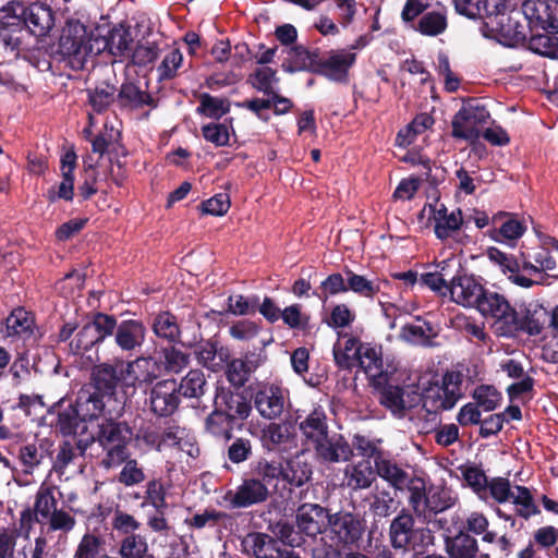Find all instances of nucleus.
I'll return each mask as SVG.
<instances>
[{"instance_id":"nucleus-1","label":"nucleus","mask_w":558,"mask_h":558,"mask_svg":"<svg viewBox=\"0 0 558 558\" xmlns=\"http://www.w3.org/2000/svg\"><path fill=\"white\" fill-rule=\"evenodd\" d=\"M100 36L78 19L69 17L60 31L53 58L73 71H82L88 59L101 52Z\"/></svg>"},{"instance_id":"nucleus-2","label":"nucleus","mask_w":558,"mask_h":558,"mask_svg":"<svg viewBox=\"0 0 558 558\" xmlns=\"http://www.w3.org/2000/svg\"><path fill=\"white\" fill-rule=\"evenodd\" d=\"M153 362V371L147 372L141 381L153 383L161 374H179L190 364V354L183 352L177 344H168L155 351V355L140 356L129 361L125 365V373L131 374L134 366L141 367L142 363Z\"/></svg>"},{"instance_id":"nucleus-3","label":"nucleus","mask_w":558,"mask_h":558,"mask_svg":"<svg viewBox=\"0 0 558 558\" xmlns=\"http://www.w3.org/2000/svg\"><path fill=\"white\" fill-rule=\"evenodd\" d=\"M489 119L490 113L486 106L477 98H469L452 118L451 135L474 144L481 137V128Z\"/></svg>"},{"instance_id":"nucleus-4","label":"nucleus","mask_w":558,"mask_h":558,"mask_svg":"<svg viewBox=\"0 0 558 558\" xmlns=\"http://www.w3.org/2000/svg\"><path fill=\"white\" fill-rule=\"evenodd\" d=\"M132 427L124 421L106 420L98 426L97 441L107 450L108 464H121L130 457L128 445L133 438Z\"/></svg>"},{"instance_id":"nucleus-5","label":"nucleus","mask_w":558,"mask_h":558,"mask_svg":"<svg viewBox=\"0 0 558 558\" xmlns=\"http://www.w3.org/2000/svg\"><path fill=\"white\" fill-rule=\"evenodd\" d=\"M108 317L109 338H113L117 348L129 356L140 352L147 335L144 322L134 318L118 322L112 314H108Z\"/></svg>"},{"instance_id":"nucleus-6","label":"nucleus","mask_w":558,"mask_h":558,"mask_svg":"<svg viewBox=\"0 0 558 558\" xmlns=\"http://www.w3.org/2000/svg\"><path fill=\"white\" fill-rule=\"evenodd\" d=\"M107 313H92L89 319L77 330L70 341V351L75 355H84L92 350H98L99 347L109 339Z\"/></svg>"},{"instance_id":"nucleus-7","label":"nucleus","mask_w":558,"mask_h":558,"mask_svg":"<svg viewBox=\"0 0 558 558\" xmlns=\"http://www.w3.org/2000/svg\"><path fill=\"white\" fill-rule=\"evenodd\" d=\"M22 2L9 1L0 8V45L10 51L19 50L22 45V32L25 29Z\"/></svg>"},{"instance_id":"nucleus-8","label":"nucleus","mask_w":558,"mask_h":558,"mask_svg":"<svg viewBox=\"0 0 558 558\" xmlns=\"http://www.w3.org/2000/svg\"><path fill=\"white\" fill-rule=\"evenodd\" d=\"M253 395L245 389L217 386L214 405L234 421H245L252 413Z\"/></svg>"},{"instance_id":"nucleus-9","label":"nucleus","mask_w":558,"mask_h":558,"mask_svg":"<svg viewBox=\"0 0 558 558\" xmlns=\"http://www.w3.org/2000/svg\"><path fill=\"white\" fill-rule=\"evenodd\" d=\"M310 450L313 451L316 461L322 464L349 462L353 458V448L350 442L337 432H330Z\"/></svg>"},{"instance_id":"nucleus-10","label":"nucleus","mask_w":558,"mask_h":558,"mask_svg":"<svg viewBox=\"0 0 558 558\" xmlns=\"http://www.w3.org/2000/svg\"><path fill=\"white\" fill-rule=\"evenodd\" d=\"M356 53L344 49L330 50L327 57L319 56L316 69L317 75H322L327 80L347 84L349 82V71L356 62Z\"/></svg>"},{"instance_id":"nucleus-11","label":"nucleus","mask_w":558,"mask_h":558,"mask_svg":"<svg viewBox=\"0 0 558 558\" xmlns=\"http://www.w3.org/2000/svg\"><path fill=\"white\" fill-rule=\"evenodd\" d=\"M150 327L155 337L168 344H180L185 349H192L197 343L196 333L187 340L182 338L181 325L171 311H160L155 314Z\"/></svg>"},{"instance_id":"nucleus-12","label":"nucleus","mask_w":558,"mask_h":558,"mask_svg":"<svg viewBox=\"0 0 558 558\" xmlns=\"http://www.w3.org/2000/svg\"><path fill=\"white\" fill-rule=\"evenodd\" d=\"M485 288L473 276L469 275L460 265L450 277L449 295L453 302L463 306L474 307L483 296Z\"/></svg>"},{"instance_id":"nucleus-13","label":"nucleus","mask_w":558,"mask_h":558,"mask_svg":"<svg viewBox=\"0 0 558 558\" xmlns=\"http://www.w3.org/2000/svg\"><path fill=\"white\" fill-rule=\"evenodd\" d=\"M330 512L327 508L312 502H304L296 508L295 524L299 533L316 538L328 529Z\"/></svg>"},{"instance_id":"nucleus-14","label":"nucleus","mask_w":558,"mask_h":558,"mask_svg":"<svg viewBox=\"0 0 558 558\" xmlns=\"http://www.w3.org/2000/svg\"><path fill=\"white\" fill-rule=\"evenodd\" d=\"M180 402L175 379L159 380L149 391V409L156 416H171L179 409Z\"/></svg>"},{"instance_id":"nucleus-15","label":"nucleus","mask_w":558,"mask_h":558,"mask_svg":"<svg viewBox=\"0 0 558 558\" xmlns=\"http://www.w3.org/2000/svg\"><path fill=\"white\" fill-rule=\"evenodd\" d=\"M521 14L522 10L514 9L499 17H494L493 23L488 25L504 45L509 47L524 45L529 29L527 24L521 22Z\"/></svg>"},{"instance_id":"nucleus-16","label":"nucleus","mask_w":558,"mask_h":558,"mask_svg":"<svg viewBox=\"0 0 558 558\" xmlns=\"http://www.w3.org/2000/svg\"><path fill=\"white\" fill-rule=\"evenodd\" d=\"M521 9L527 29H558V3L554 0H524Z\"/></svg>"},{"instance_id":"nucleus-17","label":"nucleus","mask_w":558,"mask_h":558,"mask_svg":"<svg viewBox=\"0 0 558 558\" xmlns=\"http://www.w3.org/2000/svg\"><path fill=\"white\" fill-rule=\"evenodd\" d=\"M25 29L35 37L41 38L50 34L56 25V13L52 8L40 1L25 4L22 2Z\"/></svg>"},{"instance_id":"nucleus-18","label":"nucleus","mask_w":558,"mask_h":558,"mask_svg":"<svg viewBox=\"0 0 558 558\" xmlns=\"http://www.w3.org/2000/svg\"><path fill=\"white\" fill-rule=\"evenodd\" d=\"M328 529L337 543L342 545L355 544L362 537L364 531L359 515L345 511L330 513Z\"/></svg>"},{"instance_id":"nucleus-19","label":"nucleus","mask_w":558,"mask_h":558,"mask_svg":"<svg viewBox=\"0 0 558 558\" xmlns=\"http://www.w3.org/2000/svg\"><path fill=\"white\" fill-rule=\"evenodd\" d=\"M158 100L148 90H143L138 82L124 81L117 89V107L121 111H136L144 107L157 108Z\"/></svg>"},{"instance_id":"nucleus-20","label":"nucleus","mask_w":558,"mask_h":558,"mask_svg":"<svg viewBox=\"0 0 558 558\" xmlns=\"http://www.w3.org/2000/svg\"><path fill=\"white\" fill-rule=\"evenodd\" d=\"M474 307L482 315L490 316L501 322L506 328L509 322L514 319V308L507 299L497 292H490L486 289Z\"/></svg>"},{"instance_id":"nucleus-21","label":"nucleus","mask_w":558,"mask_h":558,"mask_svg":"<svg viewBox=\"0 0 558 558\" xmlns=\"http://www.w3.org/2000/svg\"><path fill=\"white\" fill-rule=\"evenodd\" d=\"M253 398L256 410L264 418L272 420L283 412L284 396L282 389L278 386H263Z\"/></svg>"},{"instance_id":"nucleus-22","label":"nucleus","mask_w":558,"mask_h":558,"mask_svg":"<svg viewBox=\"0 0 558 558\" xmlns=\"http://www.w3.org/2000/svg\"><path fill=\"white\" fill-rule=\"evenodd\" d=\"M524 46L535 54L557 59L558 58V29L543 28L529 29Z\"/></svg>"},{"instance_id":"nucleus-23","label":"nucleus","mask_w":558,"mask_h":558,"mask_svg":"<svg viewBox=\"0 0 558 558\" xmlns=\"http://www.w3.org/2000/svg\"><path fill=\"white\" fill-rule=\"evenodd\" d=\"M299 429L303 437V445L306 446L308 450L331 432L329 429L327 415L320 408L314 409L301 421L299 423Z\"/></svg>"},{"instance_id":"nucleus-24","label":"nucleus","mask_w":558,"mask_h":558,"mask_svg":"<svg viewBox=\"0 0 558 558\" xmlns=\"http://www.w3.org/2000/svg\"><path fill=\"white\" fill-rule=\"evenodd\" d=\"M270 494L266 486L254 476L244 478L238 486L230 502L233 508H247L253 505L265 502Z\"/></svg>"},{"instance_id":"nucleus-25","label":"nucleus","mask_w":558,"mask_h":558,"mask_svg":"<svg viewBox=\"0 0 558 558\" xmlns=\"http://www.w3.org/2000/svg\"><path fill=\"white\" fill-rule=\"evenodd\" d=\"M320 51L318 48L310 50L303 45H294L288 51V58L281 64L287 73L307 71L316 73Z\"/></svg>"},{"instance_id":"nucleus-26","label":"nucleus","mask_w":558,"mask_h":558,"mask_svg":"<svg viewBox=\"0 0 558 558\" xmlns=\"http://www.w3.org/2000/svg\"><path fill=\"white\" fill-rule=\"evenodd\" d=\"M92 391L98 392L104 399L116 395L117 387L122 379V373L118 374L116 366L101 363L95 365L92 371Z\"/></svg>"},{"instance_id":"nucleus-27","label":"nucleus","mask_w":558,"mask_h":558,"mask_svg":"<svg viewBox=\"0 0 558 558\" xmlns=\"http://www.w3.org/2000/svg\"><path fill=\"white\" fill-rule=\"evenodd\" d=\"M403 23L426 37H437L448 28L446 10L424 11L414 21Z\"/></svg>"},{"instance_id":"nucleus-28","label":"nucleus","mask_w":558,"mask_h":558,"mask_svg":"<svg viewBox=\"0 0 558 558\" xmlns=\"http://www.w3.org/2000/svg\"><path fill=\"white\" fill-rule=\"evenodd\" d=\"M3 335L13 340H28L34 333L35 322L24 308H15L3 322Z\"/></svg>"},{"instance_id":"nucleus-29","label":"nucleus","mask_w":558,"mask_h":558,"mask_svg":"<svg viewBox=\"0 0 558 558\" xmlns=\"http://www.w3.org/2000/svg\"><path fill=\"white\" fill-rule=\"evenodd\" d=\"M246 354L244 357H234L227 362L225 375L232 388L242 389L257 369L258 363Z\"/></svg>"},{"instance_id":"nucleus-30","label":"nucleus","mask_w":558,"mask_h":558,"mask_svg":"<svg viewBox=\"0 0 558 558\" xmlns=\"http://www.w3.org/2000/svg\"><path fill=\"white\" fill-rule=\"evenodd\" d=\"M282 466L281 481L291 487H302L312 477V465L301 456L280 461Z\"/></svg>"},{"instance_id":"nucleus-31","label":"nucleus","mask_w":558,"mask_h":558,"mask_svg":"<svg viewBox=\"0 0 558 558\" xmlns=\"http://www.w3.org/2000/svg\"><path fill=\"white\" fill-rule=\"evenodd\" d=\"M414 533L413 515L402 509L400 513L391 521L389 526V537L391 546L396 549H407L412 543Z\"/></svg>"},{"instance_id":"nucleus-32","label":"nucleus","mask_w":558,"mask_h":558,"mask_svg":"<svg viewBox=\"0 0 558 558\" xmlns=\"http://www.w3.org/2000/svg\"><path fill=\"white\" fill-rule=\"evenodd\" d=\"M236 421L214 405V410L204 421V429L207 434L217 439L230 441L233 439V429Z\"/></svg>"},{"instance_id":"nucleus-33","label":"nucleus","mask_w":558,"mask_h":558,"mask_svg":"<svg viewBox=\"0 0 558 558\" xmlns=\"http://www.w3.org/2000/svg\"><path fill=\"white\" fill-rule=\"evenodd\" d=\"M347 486L353 490L366 489L376 481V468L369 460H361L348 465L344 471Z\"/></svg>"},{"instance_id":"nucleus-34","label":"nucleus","mask_w":558,"mask_h":558,"mask_svg":"<svg viewBox=\"0 0 558 558\" xmlns=\"http://www.w3.org/2000/svg\"><path fill=\"white\" fill-rule=\"evenodd\" d=\"M73 404L85 424L99 418L105 410L104 398L98 396V392H94L90 389H82L78 391Z\"/></svg>"},{"instance_id":"nucleus-35","label":"nucleus","mask_w":558,"mask_h":558,"mask_svg":"<svg viewBox=\"0 0 558 558\" xmlns=\"http://www.w3.org/2000/svg\"><path fill=\"white\" fill-rule=\"evenodd\" d=\"M343 272L347 277L348 292L352 291L365 299H374L380 292L381 283H387V281L378 278L368 279L363 275L354 272L348 266L344 267Z\"/></svg>"},{"instance_id":"nucleus-36","label":"nucleus","mask_w":558,"mask_h":558,"mask_svg":"<svg viewBox=\"0 0 558 558\" xmlns=\"http://www.w3.org/2000/svg\"><path fill=\"white\" fill-rule=\"evenodd\" d=\"M375 468L377 476L387 482L392 488L401 492L405 489L411 475L395 460L384 456L379 461H376Z\"/></svg>"},{"instance_id":"nucleus-37","label":"nucleus","mask_w":558,"mask_h":558,"mask_svg":"<svg viewBox=\"0 0 558 558\" xmlns=\"http://www.w3.org/2000/svg\"><path fill=\"white\" fill-rule=\"evenodd\" d=\"M343 338L345 339L343 347L339 342L333 345V360L339 368L351 371L354 367L355 357L364 348V343L359 338L348 333H344Z\"/></svg>"},{"instance_id":"nucleus-38","label":"nucleus","mask_w":558,"mask_h":558,"mask_svg":"<svg viewBox=\"0 0 558 558\" xmlns=\"http://www.w3.org/2000/svg\"><path fill=\"white\" fill-rule=\"evenodd\" d=\"M100 43H102L101 51L108 49L111 54L121 57L131 50L133 43L131 29L123 24L113 26L108 36L100 37Z\"/></svg>"},{"instance_id":"nucleus-39","label":"nucleus","mask_w":558,"mask_h":558,"mask_svg":"<svg viewBox=\"0 0 558 558\" xmlns=\"http://www.w3.org/2000/svg\"><path fill=\"white\" fill-rule=\"evenodd\" d=\"M252 476L264 484L271 495L276 490L282 476V466L280 461L260 459L252 466Z\"/></svg>"},{"instance_id":"nucleus-40","label":"nucleus","mask_w":558,"mask_h":558,"mask_svg":"<svg viewBox=\"0 0 558 558\" xmlns=\"http://www.w3.org/2000/svg\"><path fill=\"white\" fill-rule=\"evenodd\" d=\"M87 104L97 114L108 111L110 106L117 105V88L114 85L102 82L94 88H87Z\"/></svg>"},{"instance_id":"nucleus-41","label":"nucleus","mask_w":558,"mask_h":558,"mask_svg":"<svg viewBox=\"0 0 558 558\" xmlns=\"http://www.w3.org/2000/svg\"><path fill=\"white\" fill-rule=\"evenodd\" d=\"M177 390L180 397L199 401L207 390V380L203 371L190 369L180 383L177 381Z\"/></svg>"},{"instance_id":"nucleus-42","label":"nucleus","mask_w":558,"mask_h":558,"mask_svg":"<svg viewBox=\"0 0 558 558\" xmlns=\"http://www.w3.org/2000/svg\"><path fill=\"white\" fill-rule=\"evenodd\" d=\"M359 366L369 377L380 376L383 373L381 347L364 343L360 354L354 360V367Z\"/></svg>"},{"instance_id":"nucleus-43","label":"nucleus","mask_w":558,"mask_h":558,"mask_svg":"<svg viewBox=\"0 0 558 558\" xmlns=\"http://www.w3.org/2000/svg\"><path fill=\"white\" fill-rule=\"evenodd\" d=\"M196 337L197 343L192 349H194L197 363L213 372L219 371L221 368V363L217 362L218 340L213 338L203 340L202 333H197Z\"/></svg>"},{"instance_id":"nucleus-44","label":"nucleus","mask_w":558,"mask_h":558,"mask_svg":"<svg viewBox=\"0 0 558 558\" xmlns=\"http://www.w3.org/2000/svg\"><path fill=\"white\" fill-rule=\"evenodd\" d=\"M118 554L117 558H155L149 553L146 537L141 534L124 536L119 543Z\"/></svg>"},{"instance_id":"nucleus-45","label":"nucleus","mask_w":558,"mask_h":558,"mask_svg":"<svg viewBox=\"0 0 558 558\" xmlns=\"http://www.w3.org/2000/svg\"><path fill=\"white\" fill-rule=\"evenodd\" d=\"M379 403L391 411L393 414H403L407 407L404 401V390L399 385L385 384L378 386Z\"/></svg>"},{"instance_id":"nucleus-46","label":"nucleus","mask_w":558,"mask_h":558,"mask_svg":"<svg viewBox=\"0 0 558 558\" xmlns=\"http://www.w3.org/2000/svg\"><path fill=\"white\" fill-rule=\"evenodd\" d=\"M446 547L450 558H475L478 551L477 541L464 532H460L453 538H447Z\"/></svg>"},{"instance_id":"nucleus-47","label":"nucleus","mask_w":558,"mask_h":558,"mask_svg":"<svg viewBox=\"0 0 558 558\" xmlns=\"http://www.w3.org/2000/svg\"><path fill=\"white\" fill-rule=\"evenodd\" d=\"M199 106L196 108V113L219 120L229 113L231 104L227 98L214 97L208 93H203L198 97Z\"/></svg>"},{"instance_id":"nucleus-48","label":"nucleus","mask_w":558,"mask_h":558,"mask_svg":"<svg viewBox=\"0 0 558 558\" xmlns=\"http://www.w3.org/2000/svg\"><path fill=\"white\" fill-rule=\"evenodd\" d=\"M405 489L410 493L409 505L417 517L426 518L427 500L426 483L420 476H410Z\"/></svg>"},{"instance_id":"nucleus-49","label":"nucleus","mask_w":558,"mask_h":558,"mask_svg":"<svg viewBox=\"0 0 558 558\" xmlns=\"http://www.w3.org/2000/svg\"><path fill=\"white\" fill-rule=\"evenodd\" d=\"M57 426L64 436L84 434L87 430V425L80 416L74 404H69L68 408L58 413Z\"/></svg>"},{"instance_id":"nucleus-50","label":"nucleus","mask_w":558,"mask_h":558,"mask_svg":"<svg viewBox=\"0 0 558 558\" xmlns=\"http://www.w3.org/2000/svg\"><path fill=\"white\" fill-rule=\"evenodd\" d=\"M381 444L380 438H369L362 434H354L350 445L353 451L355 450L359 456L365 458L364 460L374 459V464H376V461L385 456Z\"/></svg>"},{"instance_id":"nucleus-51","label":"nucleus","mask_w":558,"mask_h":558,"mask_svg":"<svg viewBox=\"0 0 558 558\" xmlns=\"http://www.w3.org/2000/svg\"><path fill=\"white\" fill-rule=\"evenodd\" d=\"M105 539L94 533H85L75 549L73 558H101L106 555Z\"/></svg>"},{"instance_id":"nucleus-52","label":"nucleus","mask_w":558,"mask_h":558,"mask_svg":"<svg viewBox=\"0 0 558 558\" xmlns=\"http://www.w3.org/2000/svg\"><path fill=\"white\" fill-rule=\"evenodd\" d=\"M232 121L233 119L230 118L223 123H208L203 125L201 129L203 137L217 147L228 146L230 141L229 130L231 129L232 132H234Z\"/></svg>"},{"instance_id":"nucleus-53","label":"nucleus","mask_w":558,"mask_h":558,"mask_svg":"<svg viewBox=\"0 0 558 558\" xmlns=\"http://www.w3.org/2000/svg\"><path fill=\"white\" fill-rule=\"evenodd\" d=\"M472 398L475 403L486 412L494 411L500 405L502 401L501 392L494 385H480L473 392Z\"/></svg>"},{"instance_id":"nucleus-54","label":"nucleus","mask_w":558,"mask_h":558,"mask_svg":"<svg viewBox=\"0 0 558 558\" xmlns=\"http://www.w3.org/2000/svg\"><path fill=\"white\" fill-rule=\"evenodd\" d=\"M508 331H524L530 336H537L543 330L542 322L536 317L535 313H531L529 310L525 311L523 316L514 310V319L510 320L507 326Z\"/></svg>"},{"instance_id":"nucleus-55","label":"nucleus","mask_w":558,"mask_h":558,"mask_svg":"<svg viewBox=\"0 0 558 558\" xmlns=\"http://www.w3.org/2000/svg\"><path fill=\"white\" fill-rule=\"evenodd\" d=\"M319 290L320 293L314 291L312 295L317 296L323 302L330 296L347 293V277H343L340 272H332L320 282Z\"/></svg>"},{"instance_id":"nucleus-56","label":"nucleus","mask_w":558,"mask_h":558,"mask_svg":"<svg viewBox=\"0 0 558 558\" xmlns=\"http://www.w3.org/2000/svg\"><path fill=\"white\" fill-rule=\"evenodd\" d=\"M34 511L43 520L48 519L57 509V499L53 488L49 486H40L35 496Z\"/></svg>"},{"instance_id":"nucleus-57","label":"nucleus","mask_w":558,"mask_h":558,"mask_svg":"<svg viewBox=\"0 0 558 558\" xmlns=\"http://www.w3.org/2000/svg\"><path fill=\"white\" fill-rule=\"evenodd\" d=\"M482 19H487L486 25L493 23L494 17H499L501 14L514 11L518 8L515 0H481Z\"/></svg>"},{"instance_id":"nucleus-58","label":"nucleus","mask_w":558,"mask_h":558,"mask_svg":"<svg viewBox=\"0 0 558 558\" xmlns=\"http://www.w3.org/2000/svg\"><path fill=\"white\" fill-rule=\"evenodd\" d=\"M225 518H227V513L207 508L202 513H195L191 518H186L184 523L191 530H202L206 526L215 527Z\"/></svg>"},{"instance_id":"nucleus-59","label":"nucleus","mask_w":558,"mask_h":558,"mask_svg":"<svg viewBox=\"0 0 558 558\" xmlns=\"http://www.w3.org/2000/svg\"><path fill=\"white\" fill-rule=\"evenodd\" d=\"M515 489L518 492V495L514 496L512 494L511 498H513L512 502L515 506L520 507L517 509V514L524 519H529L532 515L538 514L541 511L538 507L535 505L534 498L530 489L525 486L520 485H517Z\"/></svg>"},{"instance_id":"nucleus-60","label":"nucleus","mask_w":558,"mask_h":558,"mask_svg":"<svg viewBox=\"0 0 558 558\" xmlns=\"http://www.w3.org/2000/svg\"><path fill=\"white\" fill-rule=\"evenodd\" d=\"M183 54L180 49L174 48L169 51L157 68L159 81H170L178 75V70L182 65Z\"/></svg>"},{"instance_id":"nucleus-61","label":"nucleus","mask_w":558,"mask_h":558,"mask_svg":"<svg viewBox=\"0 0 558 558\" xmlns=\"http://www.w3.org/2000/svg\"><path fill=\"white\" fill-rule=\"evenodd\" d=\"M277 82L276 71L269 66L257 68L248 76V83L258 92L264 94L275 93L272 84Z\"/></svg>"},{"instance_id":"nucleus-62","label":"nucleus","mask_w":558,"mask_h":558,"mask_svg":"<svg viewBox=\"0 0 558 558\" xmlns=\"http://www.w3.org/2000/svg\"><path fill=\"white\" fill-rule=\"evenodd\" d=\"M463 223L462 210L458 208L446 216L440 221H437L434 227V232L437 239L445 241L452 235L453 232L459 231Z\"/></svg>"},{"instance_id":"nucleus-63","label":"nucleus","mask_w":558,"mask_h":558,"mask_svg":"<svg viewBox=\"0 0 558 558\" xmlns=\"http://www.w3.org/2000/svg\"><path fill=\"white\" fill-rule=\"evenodd\" d=\"M290 329L306 330L310 327V315L302 313V305L291 304L282 310L281 317Z\"/></svg>"},{"instance_id":"nucleus-64","label":"nucleus","mask_w":558,"mask_h":558,"mask_svg":"<svg viewBox=\"0 0 558 558\" xmlns=\"http://www.w3.org/2000/svg\"><path fill=\"white\" fill-rule=\"evenodd\" d=\"M253 454L252 441L245 437H236L227 448V458L233 464L247 461Z\"/></svg>"}]
</instances>
